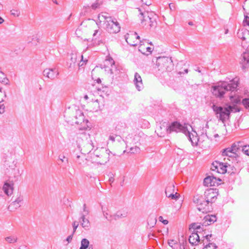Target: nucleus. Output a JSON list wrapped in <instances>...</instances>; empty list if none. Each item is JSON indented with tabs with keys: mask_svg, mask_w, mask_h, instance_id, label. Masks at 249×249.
I'll list each match as a JSON object with an SVG mask.
<instances>
[{
	"mask_svg": "<svg viewBox=\"0 0 249 249\" xmlns=\"http://www.w3.org/2000/svg\"><path fill=\"white\" fill-rule=\"evenodd\" d=\"M237 87V81L234 79L230 82H222L212 87V93L216 97H224L225 94L231 92L228 94L231 104H227L224 107L217 106L215 105L212 106L217 118L223 122L229 119L231 112L235 113L239 111L236 105L240 102V99L239 96L235 94V92Z\"/></svg>",
	"mask_w": 249,
	"mask_h": 249,
	"instance_id": "f257e3e1",
	"label": "nucleus"
},
{
	"mask_svg": "<svg viewBox=\"0 0 249 249\" xmlns=\"http://www.w3.org/2000/svg\"><path fill=\"white\" fill-rule=\"evenodd\" d=\"M217 193L213 189H209L204 192V196L196 195L194 197L193 202L197 204V209L203 213L210 211L209 203H212L216 199Z\"/></svg>",
	"mask_w": 249,
	"mask_h": 249,
	"instance_id": "f03ea898",
	"label": "nucleus"
},
{
	"mask_svg": "<svg viewBox=\"0 0 249 249\" xmlns=\"http://www.w3.org/2000/svg\"><path fill=\"white\" fill-rule=\"evenodd\" d=\"M76 143L77 147L81 152L82 154L88 155V158L89 159L92 153H93L94 145L93 142L91 140L89 135L84 134L80 137L77 138Z\"/></svg>",
	"mask_w": 249,
	"mask_h": 249,
	"instance_id": "7ed1b4c3",
	"label": "nucleus"
},
{
	"mask_svg": "<svg viewBox=\"0 0 249 249\" xmlns=\"http://www.w3.org/2000/svg\"><path fill=\"white\" fill-rule=\"evenodd\" d=\"M64 117L68 123L71 125L81 124L88 122V120L85 119L83 112L76 107L67 109L65 112Z\"/></svg>",
	"mask_w": 249,
	"mask_h": 249,
	"instance_id": "20e7f679",
	"label": "nucleus"
},
{
	"mask_svg": "<svg viewBox=\"0 0 249 249\" xmlns=\"http://www.w3.org/2000/svg\"><path fill=\"white\" fill-rule=\"evenodd\" d=\"M99 22H104L107 31L110 34H116L120 31L119 23L114 20L111 17L108 16L106 13H101L98 17Z\"/></svg>",
	"mask_w": 249,
	"mask_h": 249,
	"instance_id": "39448f33",
	"label": "nucleus"
},
{
	"mask_svg": "<svg viewBox=\"0 0 249 249\" xmlns=\"http://www.w3.org/2000/svg\"><path fill=\"white\" fill-rule=\"evenodd\" d=\"M110 151L104 147H97L89 159L92 162L105 164L109 159Z\"/></svg>",
	"mask_w": 249,
	"mask_h": 249,
	"instance_id": "423d86ee",
	"label": "nucleus"
},
{
	"mask_svg": "<svg viewBox=\"0 0 249 249\" xmlns=\"http://www.w3.org/2000/svg\"><path fill=\"white\" fill-rule=\"evenodd\" d=\"M140 12L139 18L141 20V25L145 29L154 28L157 25V16L152 12H142L140 8H138Z\"/></svg>",
	"mask_w": 249,
	"mask_h": 249,
	"instance_id": "0eeeda50",
	"label": "nucleus"
},
{
	"mask_svg": "<svg viewBox=\"0 0 249 249\" xmlns=\"http://www.w3.org/2000/svg\"><path fill=\"white\" fill-rule=\"evenodd\" d=\"M162 126L164 127V132L159 134L160 137L163 136L165 133H171L173 132H182L185 134L188 133V126L192 129L189 124H184L182 125L178 122H174L169 125L167 124H164Z\"/></svg>",
	"mask_w": 249,
	"mask_h": 249,
	"instance_id": "6e6552de",
	"label": "nucleus"
},
{
	"mask_svg": "<svg viewBox=\"0 0 249 249\" xmlns=\"http://www.w3.org/2000/svg\"><path fill=\"white\" fill-rule=\"evenodd\" d=\"M202 129L201 132V135L200 137H198L197 136V134L196 132H194L196 135H194L193 134L191 133L188 128V133H185V135L187 136L190 140L192 144L196 145L198 142L200 141L201 138H207L208 137L206 135L207 129L208 128V122L206 123H203L202 125Z\"/></svg>",
	"mask_w": 249,
	"mask_h": 249,
	"instance_id": "1a4fd4ad",
	"label": "nucleus"
},
{
	"mask_svg": "<svg viewBox=\"0 0 249 249\" xmlns=\"http://www.w3.org/2000/svg\"><path fill=\"white\" fill-rule=\"evenodd\" d=\"M156 65L159 70L170 71L173 68L171 59L165 56L157 58Z\"/></svg>",
	"mask_w": 249,
	"mask_h": 249,
	"instance_id": "9d476101",
	"label": "nucleus"
},
{
	"mask_svg": "<svg viewBox=\"0 0 249 249\" xmlns=\"http://www.w3.org/2000/svg\"><path fill=\"white\" fill-rule=\"evenodd\" d=\"M127 43L131 46H136L139 42L140 36L136 32H131L125 36Z\"/></svg>",
	"mask_w": 249,
	"mask_h": 249,
	"instance_id": "9b49d317",
	"label": "nucleus"
},
{
	"mask_svg": "<svg viewBox=\"0 0 249 249\" xmlns=\"http://www.w3.org/2000/svg\"><path fill=\"white\" fill-rule=\"evenodd\" d=\"M243 143L241 142H238L232 144L231 147H228L223 150V155H228V152L236 153L240 150H242Z\"/></svg>",
	"mask_w": 249,
	"mask_h": 249,
	"instance_id": "f8f14e48",
	"label": "nucleus"
},
{
	"mask_svg": "<svg viewBox=\"0 0 249 249\" xmlns=\"http://www.w3.org/2000/svg\"><path fill=\"white\" fill-rule=\"evenodd\" d=\"M104 69L105 71H107V73L110 74L113 73V69H115L116 67L115 66V62L111 57H109L105 60Z\"/></svg>",
	"mask_w": 249,
	"mask_h": 249,
	"instance_id": "ddd939ff",
	"label": "nucleus"
},
{
	"mask_svg": "<svg viewBox=\"0 0 249 249\" xmlns=\"http://www.w3.org/2000/svg\"><path fill=\"white\" fill-rule=\"evenodd\" d=\"M81 154H76L73 159L74 162L77 166L81 168L84 167L88 165V159L81 155Z\"/></svg>",
	"mask_w": 249,
	"mask_h": 249,
	"instance_id": "4468645a",
	"label": "nucleus"
},
{
	"mask_svg": "<svg viewBox=\"0 0 249 249\" xmlns=\"http://www.w3.org/2000/svg\"><path fill=\"white\" fill-rule=\"evenodd\" d=\"M174 188L175 186L173 184H169L165 189V194L167 197L172 199L177 200L179 195L176 192L174 194Z\"/></svg>",
	"mask_w": 249,
	"mask_h": 249,
	"instance_id": "2eb2a0df",
	"label": "nucleus"
},
{
	"mask_svg": "<svg viewBox=\"0 0 249 249\" xmlns=\"http://www.w3.org/2000/svg\"><path fill=\"white\" fill-rule=\"evenodd\" d=\"M215 163V165L214 163H213V170L216 171V172L221 174H224L227 172V168L230 166V165H227V163L224 164L223 163L217 162H216Z\"/></svg>",
	"mask_w": 249,
	"mask_h": 249,
	"instance_id": "dca6fc26",
	"label": "nucleus"
},
{
	"mask_svg": "<svg viewBox=\"0 0 249 249\" xmlns=\"http://www.w3.org/2000/svg\"><path fill=\"white\" fill-rule=\"evenodd\" d=\"M221 179H217L213 176H208L204 178L203 183L206 186H214L219 184L218 181H220Z\"/></svg>",
	"mask_w": 249,
	"mask_h": 249,
	"instance_id": "f3484780",
	"label": "nucleus"
},
{
	"mask_svg": "<svg viewBox=\"0 0 249 249\" xmlns=\"http://www.w3.org/2000/svg\"><path fill=\"white\" fill-rule=\"evenodd\" d=\"M43 75L51 79H53L58 75V71L56 69H46L43 71Z\"/></svg>",
	"mask_w": 249,
	"mask_h": 249,
	"instance_id": "a211bd4d",
	"label": "nucleus"
},
{
	"mask_svg": "<svg viewBox=\"0 0 249 249\" xmlns=\"http://www.w3.org/2000/svg\"><path fill=\"white\" fill-rule=\"evenodd\" d=\"M133 82L136 89L138 91H141L143 89V85L142 78L138 72L135 73Z\"/></svg>",
	"mask_w": 249,
	"mask_h": 249,
	"instance_id": "6ab92c4d",
	"label": "nucleus"
},
{
	"mask_svg": "<svg viewBox=\"0 0 249 249\" xmlns=\"http://www.w3.org/2000/svg\"><path fill=\"white\" fill-rule=\"evenodd\" d=\"M216 221V217L214 215H205L201 225L202 226H207L213 223Z\"/></svg>",
	"mask_w": 249,
	"mask_h": 249,
	"instance_id": "aec40b11",
	"label": "nucleus"
},
{
	"mask_svg": "<svg viewBox=\"0 0 249 249\" xmlns=\"http://www.w3.org/2000/svg\"><path fill=\"white\" fill-rule=\"evenodd\" d=\"M87 215L85 214H80V217L79 219L82 227L86 230H89L90 226L89 220L86 218Z\"/></svg>",
	"mask_w": 249,
	"mask_h": 249,
	"instance_id": "412c9836",
	"label": "nucleus"
},
{
	"mask_svg": "<svg viewBox=\"0 0 249 249\" xmlns=\"http://www.w3.org/2000/svg\"><path fill=\"white\" fill-rule=\"evenodd\" d=\"M241 64L243 70L247 68L249 65V53L244 52L241 55Z\"/></svg>",
	"mask_w": 249,
	"mask_h": 249,
	"instance_id": "4be33fe9",
	"label": "nucleus"
},
{
	"mask_svg": "<svg viewBox=\"0 0 249 249\" xmlns=\"http://www.w3.org/2000/svg\"><path fill=\"white\" fill-rule=\"evenodd\" d=\"M13 185L14 183H12L11 184L10 183H8L7 182H5L3 187V190L4 193L7 196H10L12 194L13 191Z\"/></svg>",
	"mask_w": 249,
	"mask_h": 249,
	"instance_id": "5701e85b",
	"label": "nucleus"
},
{
	"mask_svg": "<svg viewBox=\"0 0 249 249\" xmlns=\"http://www.w3.org/2000/svg\"><path fill=\"white\" fill-rule=\"evenodd\" d=\"M189 243L192 245H196L198 242H199V236L197 232H194L189 236Z\"/></svg>",
	"mask_w": 249,
	"mask_h": 249,
	"instance_id": "b1692460",
	"label": "nucleus"
},
{
	"mask_svg": "<svg viewBox=\"0 0 249 249\" xmlns=\"http://www.w3.org/2000/svg\"><path fill=\"white\" fill-rule=\"evenodd\" d=\"M237 36L242 40H245L249 37V31L246 29H242L238 32Z\"/></svg>",
	"mask_w": 249,
	"mask_h": 249,
	"instance_id": "393cba45",
	"label": "nucleus"
},
{
	"mask_svg": "<svg viewBox=\"0 0 249 249\" xmlns=\"http://www.w3.org/2000/svg\"><path fill=\"white\" fill-rule=\"evenodd\" d=\"M102 210L104 216L108 221H111L113 219V216L109 213L107 208L105 206H102Z\"/></svg>",
	"mask_w": 249,
	"mask_h": 249,
	"instance_id": "a878e982",
	"label": "nucleus"
},
{
	"mask_svg": "<svg viewBox=\"0 0 249 249\" xmlns=\"http://www.w3.org/2000/svg\"><path fill=\"white\" fill-rule=\"evenodd\" d=\"M157 222V218L154 214H151L149 216L147 219V224L150 228L154 227Z\"/></svg>",
	"mask_w": 249,
	"mask_h": 249,
	"instance_id": "bb28decb",
	"label": "nucleus"
},
{
	"mask_svg": "<svg viewBox=\"0 0 249 249\" xmlns=\"http://www.w3.org/2000/svg\"><path fill=\"white\" fill-rule=\"evenodd\" d=\"M139 51L142 54H146L147 52L151 53L152 49L150 47H145L144 44H141L139 47Z\"/></svg>",
	"mask_w": 249,
	"mask_h": 249,
	"instance_id": "cd10ccee",
	"label": "nucleus"
},
{
	"mask_svg": "<svg viewBox=\"0 0 249 249\" xmlns=\"http://www.w3.org/2000/svg\"><path fill=\"white\" fill-rule=\"evenodd\" d=\"M91 106L92 107V110L94 112H96L101 109L98 100H96L93 102L91 104Z\"/></svg>",
	"mask_w": 249,
	"mask_h": 249,
	"instance_id": "c85d7f7f",
	"label": "nucleus"
},
{
	"mask_svg": "<svg viewBox=\"0 0 249 249\" xmlns=\"http://www.w3.org/2000/svg\"><path fill=\"white\" fill-rule=\"evenodd\" d=\"M77 56L76 54H74V53L71 54V59H70V62H69L70 65L69 66L70 68H71V67H73L74 66L75 64L76 63V62L77 61Z\"/></svg>",
	"mask_w": 249,
	"mask_h": 249,
	"instance_id": "c756f323",
	"label": "nucleus"
},
{
	"mask_svg": "<svg viewBox=\"0 0 249 249\" xmlns=\"http://www.w3.org/2000/svg\"><path fill=\"white\" fill-rule=\"evenodd\" d=\"M127 213L126 212L119 211L116 213L115 215L114 216V219L116 220L119 218H122L125 217L127 216Z\"/></svg>",
	"mask_w": 249,
	"mask_h": 249,
	"instance_id": "7c9ffc66",
	"label": "nucleus"
},
{
	"mask_svg": "<svg viewBox=\"0 0 249 249\" xmlns=\"http://www.w3.org/2000/svg\"><path fill=\"white\" fill-rule=\"evenodd\" d=\"M89 245V241L87 239L84 238L81 240L80 249H87Z\"/></svg>",
	"mask_w": 249,
	"mask_h": 249,
	"instance_id": "2f4dec72",
	"label": "nucleus"
},
{
	"mask_svg": "<svg viewBox=\"0 0 249 249\" xmlns=\"http://www.w3.org/2000/svg\"><path fill=\"white\" fill-rule=\"evenodd\" d=\"M35 40H38L37 38L36 35H33L32 36H29L27 37L26 41L28 43H32Z\"/></svg>",
	"mask_w": 249,
	"mask_h": 249,
	"instance_id": "473e14b6",
	"label": "nucleus"
},
{
	"mask_svg": "<svg viewBox=\"0 0 249 249\" xmlns=\"http://www.w3.org/2000/svg\"><path fill=\"white\" fill-rule=\"evenodd\" d=\"M241 151L244 154L249 156V145H243Z\"/></svg>",
	"mask_w": 249,
	"mask_h": 249,
	"instance_id": "72a5a7b5",
	"label": "nucleus"
},
{
	"mask_svg": "<svg viewBox=\"0 0 249 249\" xmlns=\"http://www.w3.org/2000/svg\"><path fill=\"white\" fill-rule=\"evenodd\" d=\"M102 4V2L99 0H97L94 3H93L91 7L93 9H96L100 7V5Z\"/></svg>",
	"mask_w": 249,
	"mask_h": 249,
	"instance_id": "f704fd0d",
	"label": "nucleus"
},
{
	"mask_svg": "<svg viewBox=\"0 0 249 249\" xmlns=\"http://www.w3.org/2000/svg\"><path fill=\"white\" fill-rule=\"evenodd\" d=\"M201 223H193L190 225V229L199 230L201 229Z\"/></svg>",
	"mask_w": 249,
	"mask_h": 249,
	"instance_id": "c9c22d12",
	"label": "nucleus"
},
{
	"mask_svg": "<svg viewBox=\"0 0 249 249\" xmlns=\"http://www.w3.org/2000/svg\"><path fill=\"white\" fill-rule=\"evenodd\" d=\"M129 152L132 154L139 153L140 152V148L138 146L132 147L130 148Z\"/></svg>",
	"mask_w": 249,
	"mask_h": 249,
	"instance_id": "e433bc0d",
	"label": "nucleus"
},
{
	"mask_svg": "<svg viewBox=\"0 0 249 249\" xmlns=\"http://www.w3.org/2000/svg\"><path fill=\"white\" fill-rule=\"evenodd\" d=\"M116 138H117V140L119 142L120 141V140L121 139V138L120 136L116 135H110L109 136L108 139L109 140L111 141L112 142H115Z\"/></svg>",
	"mask_w": 249,
	"mask_h": 249,
	"instance_id": "4c0bfd02",
	"label": "nucleus"
},
{
	"mask_svg": "<svg viewBox=\"0 0 249 249\" xmlns=\"http://www.w3.org/2000/svg\"><path fill=\"white\" fill-rule=\"evenodd\" d=\"M164 124L166 123L164 122L161 124V125L159 126V127L156 130V132H157L158 135H159L160 137V136L159 134H160V133H163L164 132V127L162 126Z\"/></svg>",
	"mask_w": 249,
	"mask_h": 249,
	"instance_id": "58836bf2",
	"label": "nucleus"
},
{
	"mask_svg": "<svg viewBox=\"0 0 249 249\" xmlns=\"http://www.w3.org/2000/svg\"><path fill=\"white\" fill-rule=\"evenodd\" d=\"M216 248L217 246L214 244L209 243L206 245L203 249H216Z\"/></svg>",
	"mask_w": 249,
	"mask_h": 249,
	"instance_id": "ea45409f",
	"label": "nucleus"
},
{
	"mask_svg": "<svg viewBox=\"0 0 249 249\" xmlns=\"http://www.w3.org/2000/svg\"><path fill=\"white\" fill-rule=\"evenodd\" d=\"M6 97V94L4 91L2 90L1 88H0V103L3 101L4 98Z\"/></svg>",
	"mask_w": 249,
	"mask_h": 249,
	"instance_id": "a19ab883",
	"label": "nucleus"
},
{
	"mask_svg": "<svg viewBox=\"0 0 249 249\" xmlns=\"http://www.w3.org/2000/svg\"><path fill=\"white\" fill-rule=\"evenodd\" d=\"M243 7L244 10L249 13V0H245Z\"/></svg>",
	"mask_w": 249,
	"mask_h": 249,
	"instance_id": "79ce46f5",
	"label": "nucleus"
},
{
	"mask_svg": "<svg viewBox=\"0 0 249 249\" xmlns=\"http://www.w3.org/2000/svg\"><path fill=\"white\" fill-rule=\"evenodd\" d=\"M243 105L245 108L249 110V98H245L242 100Z\"/></svg>",
	"mask_w": 249,
	"mask_h": 249,
	"instance_id": "37998d69",
	"label": "nucleus"
},
{
	"mask_svg": "<svg viewBox=\"0 0 249 249\" xmlns=\"http://www.w3.org/2000/svg\"><path fill=\"white\" fill-rule=\"evenodd\" d=\"M58 160L61 161L62 162L64 161L68 162V158L66 157L64 154H60L58 156Z\"/></svg>",
	"mask_w": 249,
	"mask_h": 249,
	"instance_id": "c03bdc74",
	"label": "nucleus"
},
{
	"mask_svg": "<svg viewBox=\"0 0 249 249\" xmlns=\"http://www.w3.org/2000/svg\"><path fill=\"white\" fill-rule=\"evenodd\" d=\"M79 226V223L77 221H74L72 223V227H73V232H72V234H73L74 233V232H75L77 227H78Z\"/></svg>",
	"mask_w": 249,
	"mask_h": 249,
	"instance_id": "a18cd8bd",
	"label": "nucleus"
},
{
	"mask_svg": "<svg viewBox=\"0 0 249 249\" xmlns=\"http://www.w3.org/2000/svg\"><path fill=\"white\" fill-rule=\"evenodd\" d=\"M5 239L9 243H14L16 241V239L11 236L6 237Z\"/></svg>",
	"mask_w": 249,
	"mask_h": 249,
	"instance_id": "49530a36",
	"label": "nucleus"
},
{
	"mask_svg": "<svg viewBox=\"0 0 249 249\" xmlns=\"http://www.w3.org/2000/svg\"><path fill=\"white\" fill-rule=\"evenodd\" d=\"M89 8V5L84 6L83 7V11L80 13L81 16H84L86 15L87 12V10Z\"/></svg>",
	"mask_w": 249,
	"mask_h": 249,
	"instance_id": "de8ad7c7",
	"label": "nucleus"
},
{
	"mask_svg": "<svg viewBox=\"0 0 249 249\" xmlns=\"http://www.w3.org/2000/svg\"><path fill=\"white\" fill-rule=\"evenodd\" d=\"M83 212L81 214H85V215H88L89 213V210L87 209L86 205L85 204L83 205Z\"/></svg>",
	"mask_w": 249,
	"mask_h": 249,
	"instance_id": "09e8293b",
	"label": "nucleus"
},
{
	"mask_svg": "<svg viewBox=\"0 0 249 249\" xmlns=\"http://www.w3.org/2000/svg\"><path fill=\"white\" fill-rule=\"evenodd\" d=\"M244 26L248 25L249 26V17L246 16L243 21Z\"/></svg>",
	"mask_w": 249,
	"mask_h": 249,
	"instance_id": "8fccbe9b",
	"label": "nucleus"
},
{
	"mask_svg": "<svg viewBox=\"0 0 249 249\" xmlns=\"http://www.w3.org/2000/svg\"><path fill=\"white\" fill-rule=\"evenodd\" d=\"M168 245L172 248L173 247V245L177 244V241L174 240H169L168 242Z\"/></svg>",
	"mask_w": 249,
	"mask_h": 249,
	"instance_id": "3c124183",
	"label": "nucleus"
},
{
	"mask_svg": "<svg viewBox=\"0 0 249 249\" xmlns=\"http://www.w3.org/2000/svg\"><path fill=\"white\" fill-rule=\"evenodd\" d=\"M159 220L163 224L166 225L168 224V221L167 220H164L163 218V217L161 216H160L159 218Z\"/></svg>",
	"mask_w": 249,
	"mask_h": 249,
	"instance_id": "603ef678",
	"label": "nucleus"
},
{
	"mask_svg": "<svg viewBox=\"0 0 249 249\" xmlns=\"http://www.w3.org/2000/svg\"><path fill=\"white\" fill-rule=\"evenodd\" d=\"M23 201V196H19L18 198H17V204H19L20 203H21Z\"/></svg>",
	"mask_w": 249,
	"mask_h": 249,
	"instance_id": "864d4df0",
	"label": "nucleus"
},
{
	"mask_svg": "<svg viewBox=\"0 0 249 249\" xmlns=\"http://www.w3.org/2000/svg\"><path fill=\"white\" fill-rule=\"evenodd\" d=\"M141 1L143 4L147 6L150 5L151 4L150 0H141Z\"/></svg>",
	"mask_w": 249,
	"mask_h": 249,
	"instance_id": "5fc2aeb1",
	"label": "nucleus"
},
{
	"mask_svg": "<svg viewBox=\"0 0 249 249\" xmlns=\"http://www.w3.org/2000/svg\"><path fill=\"white\" fill-rule=\"evenodd\" d=\"M5 111V106L0 103V114H2Z\"/></svg>",
	"mask_w": 249,
	"mask_h": 249,
	"instance_id": "6e6d98bb",
	"label": "nucleus"
},
{
	"mask_svg": "<svg viewBox=\"0 0 249 249\" xmlns=\"http://www.w3.org/2000/svg\"><path fill=\"white\" fill-rule=\"evenodd\" d=\"M73 235V234H72V233L71 235L68 236L67 237V238H66V241L68 242V243L71 242V241L72 239Z\"/></svg>",
	"mask_w": 249,
	"mask_h": 249,
	"instance_id": "4d7b16f0",
	"label": "nucleus"
},
{
	"mask_svg": "<svg viewBox=\"0 0 249 249\" xmlns=\"http://www.w3.org/2000/svg\"><path fill=\"white\" fill-rule=\"evenodd\" d=\"M14 205H15V202H13L8 206V210L10 211H12L13 209V207L14 206Z\"/></svg>",
	"mask_w": 249,
	"mask_h": 249,
	"instance_id": "13d9d810",
	"label": "nucleus"
},
{
	"mask_svg": "<svg viewBox=\"0 0 249 249\" xmlns=\"http://www.w3.org/2000/svg\"><path fill=\"white\" fill-rule=\"evenodd\" d=\"M228 155H223V153H222V155L223 156H228V157H232V154H234V153H232V152H228Z\"/></svg>",
	"mask_w": 249,
	"mask_h": 249,
	"instance_id": "bf43d9fd",
	"label": "nucleus"
},
{
	"mask_svg": "<svg viewBox=\"0 0 249 249\" xmlns=\"http://www.w3.org/2000/svg\"><path fill=\"white\" fill-rule=\"evenodd\" d=\"M148 237L149 239H153L154 237H155V236L153 233H149L148 235Z\"/></svg>",
	"mask_w": 249,
	"mask_h": 249,
	"instance_id": "052dcab7",
	"label": "nucleus"
},
{
	"mask_svg": "<svg viewBox=\"0 0 249 249\" xmlns=\"http://www.w3.org/2000/svg\"><path fill=\"white\" fill-rule=\"evenodd\" d=\"M169 8L171 10H173L175 9V7L174 6L172 5V3H170L169 4Z\"/></svg>",
	"mask_w": 249,
	"mask_h": 249,
	"instance_id": "680f3d73",
	"label": "nucleus"
},
{
	"mask_svg": "<svg viewBox=\"0 0 249 249\" xmlns=\"http://www.w3.org/2000/svg\"><path fill=\"white\" fill-rule=\"evenodd\" d=\"M212 234H208V235H206V236H205V237L206 239H207V241H210V240H209V238H210V237H212Z\"/></svg>",
	"mask_w": 249,
	"mask_h": 249,
	"instance_id": "e2e57ef3",
	"label": "nucleus"
},
{
	"mask_svg": "<svg viewBox=\"0 0 249 249\" xmlns=\"http://www.w3.org/2000/svg\"><path fill=\"white\" fill-rule=\"evenodd\" d=\"M19 249H28V248H27V246H20L19 248Z\"/></svg>",
	"mask_w": 249,
	"mask_h": 249,
	"instance_id": "0e129e2a",
	"label": "nucleus"
},
{
	"mask_svg": "<svg viewBox=\"0 0 249 249\" xmlns=\"http://www.w3.org/2000/svg\"><path fill=\"white\" fill-rule=\"evenodd\" d=\"M98 32V30H96L95 31V32H94V34L93 35V37H95L96 36V35H97Z\"/></svg>",
	"mask_w": 249,
	"mask_h": 249,
	"instance_id": "69168bd1",
	"label": "nucleus"
},
{
	"mask_svg": "<svg viewBox=\"0 0 249 249\" xmlns=\"http://www.w3.org/2000/svg\"><path fill=\"white\" fill-rule=\"evenodd\" d=\"M4 21V20L0 17V24L2 23Z\"/></svg>",
	"mask_w": 249,
	"mask_h": 249,
	"instance_id": "338daca9",
	"label": "nucleus"
},
{
	"mask_svg": "<svg viewBox=\"0 0 249 249\" xmlns=\"http://www.w3.org/2000/svg\"><path fill=\"white\" fill-rule=\"evenodd\" d=\"M188 24H189V25H191V26H192V25H194V24H193V22H192V21H190V22H188Z\"/></svg>",
	"mask_w": 249,
	"mask_h": 249,
	"instance_id": "774afa93",
	"label": "nucleus"
}]
</instances>
